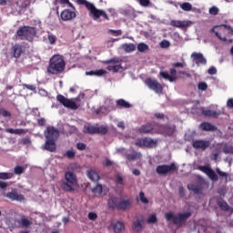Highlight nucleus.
Returning a JSON list of instances; mask_svg holds the SVG:
<instances>
[{"label": "nucleus", "instance_id": "nucleus-1", "mask_svg": "<svg viewBox=\"0 0 233 233\" xmlns=\"http://www.w3.org/2000/svg\"><path fill=\"white\" fill-rule=\"evenodd\" d=\"M66 68V63L64 59L59 56H55L50 59L47 72L52 75H57L62 73Z\"/></svg>", "mask_w": 233, "mask_h": 233}, {"label": "nucleus", "instance_id": "nucleus-2", "mask_svg": "<svg viewBox=\"0 0 233 233\" xmlns=\"http://www.w3.org/2000/svg\"><path fill=\"white\" fill-rule=\"evenodd\" d=\"M191 215V211H187L186 213H178L177 215H175L173 212H167L164 215V218H166V221H172L173 225L181 226L187 222Z\"/></svg>", "mask_w": 233, "mask_h": 233}, {"label": "nucleus", "instance_id": "nucleus-3", "mask_svg": "<svg viewBox=\"0 0 233 233\" xmlns=\"http://www.w3.org/2000/svg\"><path fill=\"white\" fill-rule=\"evenodd\" d=\"M211 32H213L217 37H218V39L224 42L232 43V39H228V37L233 35V27L230 25H224L221 26H217L211 29Z\"/></svg>", "mask_w": 233, "mask_h": 233}, {"label": "nucleus", "instance_id": "nucleus-4", "mask_svg": "<svg viewBox=\"0 0 233 233\" xmlns=\"http://www.w3.org/2000/svg\"><path fill=\"white\" fill-rule=\"evenodd\" d=\"M77 185L76 175L72 171L66 172L65 180L61 183V187L66 192H72L76 189Z\"/></svg>", "mask_w": 233, "mask_h": 233}, {"label": "nucleus", "instance_id": "nucleus-5", "mask_svg": "<svg viewBox=\"0 0 233 233\" xmlns=\"http://www.w3.org/2000/svg\"><path fill=\"white\" fill-rule=\"evenodd\" d=\"M36 34L37 32L35 27L25 25L21 26L16 32V35L20 38V40H27L30 43L34 41Z\"/></svg>", "mask_w": 233, "mask_h": 233}, {"label": "nucleus", "instance_id": "nucleus-6", "mask_svg": "<svg viewBox=\"0 0 233 233\" xmlns=\"http://www.w3.org/2000/svg\"><path fill=\"white\" fill-rule=\"evenodd\" d=\"M131 206L130 199L118 200L116 197H111L108 200V208L111 209L117 208L118 210H127Z\"/></svg>", "mask_w": 233, "mask_h": 233}, {"label": "nucleus", "instance_id": "nucleus-7", "mask_svg": "<svg viewBox=\"0 0 233 233\" xmlns=\"http://www.w3.org/2000/svg\"><path fill=\"white\" fill-rule=\"evenodd\" d=\"M56 100L63 105L65 107L72 109V110H76L79 106L76 105V103L75 102V100H78L77 98L75 99H68L66 97H65L62 95H58L56 96Z\"/></svg>", "mask_w": 233, "mask_h": 233}, {"label": "nucleus", "instance_id": "nucleus-8", "mask_svg": "<svg viewBox=\"0 0 233 233\" xmlns=\"http://www.w3.org/2000/svg\"><path fill=\"white\" fill-rule=\"evenodd\" d=\"M27 44H15V46H12L11 48V53L13 55V57L18 59L21 57L23 54L25 53L26 48H27Z\"/></svg>", "mask_w": 233, "mask_h": 233}, {"label": "nucleus", "instance_id": "nucleus-9", "mask_svg": "<svg viewBox=\"0 0 233 233\" xmlns=\"http://www.w3.org/2000/svg\"><path fill=\"white\" fill-rule=\"evenodd\" d=\"M157 141L150 137L138 138L136 142V146L139 147L153 148L157 146Z\"/></svg>", "mask_w": 233, "mask_h": 233}, {"label": "nucleus", "instance_id": "nucleus-10", "mask_svg": "<svg viewBox=\"0 0 233 233\" xmlns=\"http://www.w3.org/2000/svg\"><path fill=\"white\" fill-rule=\"evenodd\" d=\"M197 169L204 172V174L209 177V179L213 182H218L219 180V177L216 174V172L208 166H198Z\"/></svg>", "mask_w": 233, "mask_h": 233}, {"label": "nucleus", "instance_id": "nucleus-11", "mask_svg": "<svg viewBox=\"0 0 233 233\" xmlns=\"http://www.w3.org/2000/svg\"><path fill=\"white\" fill-rule=\"evenodd\" d=\"M145 83L150 89L155 91V93L157 94L163 93V86L160 83H158L157 80H154L152 78H147Z\"/></svg>", "mask_w": 233, "mask_h": 233}, {"label": "nucleus", "instance_id": "nucleus-12", "mask_svg": "<svg viewBox=\"0 0 233 233\" xmlns=\"http://www.w3.org/2000/svg\"><path fill=\"white\" fill-rule=\"evenodd\" d=\"M44 134L46 139L56 141L59 137V130L54 127L48 126Z\"/></svg>", "mask_w": 233, "mask_h": 233}, {"label": "nucleus", "instance_id": "nucleus-13", "mask_svg": "<svg viewBox=\"0 0 233 233\" xmlns=\"http://www.w3.org/2000/svg\"><path fill=\"white\" fill-rule=\"evenodd\" d=\"M162 78L173 83L177 80V71L175 68L169 69V74L167 72L161 71L159 73Z\"/></svg>", "mask_w": 233, "mask_h": 233}, {"label": "nucleus", "instance_id": "nucleus-14", "mask_svg": "<svg viewBox=\"0 0 233 233\" xmlns=\"http://www.w3.org/2000/svg\"><path fill=\"white\" fill-rule=\"evenodd\" d=\"M177 167L174 163L170 165H160L157 167V173L160 175H167L169 172L176 171Z\"/></svg>", "mask_w": 233, "mask_h": 233}, {"label": "nucleus", "instance_id": "nucleus-15", "mask_svg": "<svg viewBox=\"0 0 233 233\" xmlns=\"http://www.w3.org/2000/svg\"><path fill=\"white\" fill-rule=\"evenodd\" d=\"M210 147L208 140H195L193 141V148L197 150L206 151Z\"/></svg>", "mask_w": 233, "mask_h": 233}, {"label": "nucleus", "instance_id": "nucleus-16", "mask_svg": "<svg viewBox=\"0 0 233 233\" xmlns=\"http://www.w3.org/2000/svg\"><path fill=\"white\" fill-rule=\"evenodd\" d=\"M118 62H119L118 59L112 58V59L105 61L104 64H106V65L114 64V66H108L106 67V69L108 71H113L114 73H117L120 69H122L121 65H116Z\"/></svg>", "mask_w": 233, "mask_h": 233}, {"label": "nucleus", "instance_id": "nucleus-17", "mask_svg": "<svg viewBox=\"0 0 233 233\" xmlns=\"http://www.w3.org/2000/svg\"><path fill=\"white\" fill-rule=\"evenodd\" d=\"M191 59H193V62L197 64V66L207 65V59L201 53L193 52V54H191Z\"/></svg>", "mask_w": 233, "mask_h": 233}, {"label": "nucleus", "instance_id": "nucleus-18", "mask_svg": "<svg viewBox=\"0 0 233 233\" xmlns=\"http://www.w3.org/2000/svg\"><path fill=\"white\" fill-rule=\"evenodd\" d=\"M29 5H30L29 1L23 2L21 5H19V2H16L15 5L17 7L15 8V5H14L13 7H11L12 8V14L15 15H20L21 13H22V10L26 8Z\"/></svg>", "mask_w": 233, "mask_h": 233}, {"label": "nucleus", "instance_id": "nucleus-19", "mask_svg": "<svg viewBox=\"0 0 233 233\" xmlns=\"http://www.w3.org/2000/svg\"><path fill=\"white\" fill-rule=\"evenodd\" d=\"M6 197L8 198H10L13 201H19L22 202L25 200V197L22 194H18L17 191L15 189H13L11 192H8L6 194Z\"/></svg>", "mask_w": 233, "mask_h": 233}, {"label": "nucleus", "instance_id": "nucleus-20", "mask_svg": "<svg viewBox=\"0 0 233 233\" xmlns=\"http://www.w3.org/2000/svg\"><path fill=\"white\" fill-rule=\"evenodd\" d=\"M60 16L63 21H71L76 17V15L75 12H72L70 10H64L61 13Z\"/></svg>", "mask_w": 233, "mask_h": 233}, {"label": "nucleus", "instance_id": "nucleus-21", "mask_svg": "<svg viewBox=\"0 0 233 233\" xmlns=\"http://www.w3.org/2000/svg\"><path fill=\"white\" fill-rule=\"evenodd\" d=\"M91 15L94 20L99 19L100 16H103L106 20H109L108 15L103 10H98L96 7L91 12Z\"/></svg>", "mask_w": 233, "mask_h": 233}, {"label": "nucleus", "instance_id": "nucleus-22", "mask_svg": "<svg viewBox=\"0 0 233 233\" xmlns=\"http://www.w3.org/2000/svg\"><path fill=\"white\" fill-rule=\"evenodd\" d=\"M187 189L193 191V193L199 195L203 193V186L199 183L197 184H189L187 186Z\"/></svg>", "mask_w": 233, "mask_h": 233}, {"label": "nucleus", "instance_id": "nucleus-23", "mask_svg": "<svg viewBox=\"0 0 233 233\" xmlns=\"http://www.w3.org/2000/svg\"><path fill=\"white\" fill-rule=\"evenodd\" d=\"M111 228L115 233H122L125 231V224L120 221L111 223Z\"/></svg>", "mask_w": 233, "mask_h": 233}, {"label": "nucleus", "instance_id": "nucleus-24", "mask_svg": "<svg viewBox=\"0 0 233 233\" xmlns=\"http://www.w3.org/2000/svg\"><path fill=\"white\" fill-rule=\"evenodd\" d=\"M44 148L50 152H56V145L55 140L46 139Z\"/></svg>", "mask_w": 233, "mask_h": 233}, {"label": "nucleus", "instance_id": "nucleus-25", "mask_svg": "<svg viewBox=\"0 0 233 233\" xmlns=\"http://www.w3.org/2000/svg\"><path fill=\"white\" fill-rule=\"evenodd\" d=\"M154 130V125L151 123H147L146 125H143L140 128H139V132L141 134H150L152 133V131Z\"/></svg>", "mask_w": 233, "mask_h": 233}, {"label": "nucleus", "instance_id": "nucleus-26", "mask_svg": "<svg viewBox=\"0 0 233 233\" xmlns=\"http://www.w3.org/2000/svg\"><path fill=\"white\" fill-rule=\"evenodd\" d=\"M17 223L22 227V228H29L33 222L30 220L28 218L25 216H23L19 220H17Z\"/></svg>", "mask_w": 233, "mask_h": 233}, {"label": "nucleus", "instance_id": "nucleus-27", "mask_svg": "<svg viewBox=\"0 0 233 233\" xmlns=\"http://www.w3.org/2000/svg\"><path fill=\"white\" fill-rule=\"evenodd\" d=\"M199 127H200V129H202L204 131H217L218 130V127L216 126H214L208 122H204V123L200 124Z\"/></svg>", "mask_w": 233, "mask_h": 233}, {"label": "nucleus", "instance_id": "nucleus-28", "mask_svg": "<svg viewBox=\"0 0 233 233\" xmlns=\"http://www.w3.org/2000/svg\"><path fill=\"white\" fill-rule=\"evenodd\" d=\"M169 25L173 27L180 28V29H183L188 26V25L186 22L178 21V20H171V22H169Z\"/></svg>", "mask_w": 233, "mask_h": 233}, {"label": "nucleus", "instance_id": "nucleus-29", "mask_svg": "<svg viewBox=\"0 0 233 233\" xmlns=\"http://www.w3.org/2000/svg\"><path fill=\"white\" fill-rule=\"evenodd\" d=\"M144 224V219H139L137 218L134 223H133V229L136 232H141L144 229L143 227Z\"/></svg>", "mask_w": 233, "mask_h": 233}, {"label": "nucleus", "instance_id": "nucleus-30", "mask_svg": "<svg viewBox=\"0 0 233 233\" xmlns=\"http://www.w3.org/2000/svg\"><path fill=\"white\" fill-rule=\"evenodd\" d=\"M202 115H204V116L218 118L221 115V112L212 110H202Z\"/></svg>", "mask_w": 233, "mask_h": 233}, {"label": "nucleus", "instance_id": "nucleus-31", "mask_svg": "<svg viewBox=\"0 0 233 233\" xmlns=\"http://www.w3.org/2000/svg\"><path fill=\"white\" fill-rule=\"evenodd\" d=\"M162 130H164V133L167 136H172L176 131L175 126H169V125H164L162 126Z\"/></svg>", "mask_w": 233, "mask_h": 233}, {"label": "nucleus", "instance_id": "nucleus-32", "mask_svg": "<svg viewBox=\"0 0 233 233\" xmlns=\"http://www.w3.org/2000/svg\"><path fill=\"white\" fill-rule=\"evenodd\" d=\"M77 3L79 5H85L87 8V10L90 11L91 14L94 11V8L96 7L93 4L87 2L86 0H77Z\"/></svg>", "mask_w": 233, "mask_h": 233}, {"label": "nucleus", "instance_id": "nucleus-33", "mask_svg": "<svg viewBox=\"0 0 233 233\" xmlns=\"http://www.w3.org/2000/svg\"><path fill=\"white\" fill-rule=\"evenodd\" d=\"M87 176L94 182H97L100 179L98 173H96L95 170H89L87 172Z\"/></svg>", "mask_w": 233, "mask_h": 233}, {"label": "nucleus", "instance_id": "nucleus-34", "mask_svg": "<svg viewBox=\"0 0 233 233\" xmlns=\"http://www.w3.org/2000/svg\"><path fill=\"white\" fill-rule=\"evenodd\" d=\"M107 74V72L104 69L99 70H93L90 72H86V76H102L104 75Z\"/></svg>", "mask_w": 233, "mask_h": 233}, {"label": "nucleus", "instance_id": "nucleus-35", "mask_svg": "<svg viewBox=\"0 0 233 233\" xmlns=\"http://www.w3.org/2000/svg\"><path fill=\"white\" fill-rule=\"evenodd\" d=\"M141 157H142L141 153H138V152H134L132 154H127L126 156L128 161H135L137 159H139Z\"/></svg>", "mask_w": 233, "mask_h": 233}, {"label": "nucleus", "instance_id": "nucleus-36", "mask_svg": "<svg viewBox=\"0 0 233 233\" xmlns=\"http://www.w3.org/2000/svg\"><path fill=\"white\" fill-rule=\"evenodd\" d=\"M116 106L122 108H130L132 106L124 99H119L116 101Z\"/></svg>", "mask_w": 233, "mask_h": 233}, {"label": "nucleus", "instance_id": "nucleus-37", "mask_svg": "<svg viewBox=\"0 0 233 233\" xmlns=\"http://www.w3.org/2000/svg\"><path fill=\"white\" fill-rule=\"evenodd\" d=\"M122 47L127 53H132L136 50L134 44H124Z\"/></svg>", "mask_w": 233, "mask_h": 233}, {"label": "nucleus", "instance_id": "nucleus-38", "mask_svg": "<svg viewBox=\"0 0 233 233\" xmlns=\"http://www.w3.org/2000/svg\"><path fill=\"white\" fill-rule=\"evenodd\" d=\"M5 131L7 133L15 134V135H22V134H25L26 133V131L25 129L7 128Z\"/></svg>", "mask_w": 233, "mask_h": 233}, {"label": "nucleus", "instance_id": "nucleus-39", "mask_svg": "<svg viewBox=\"0 0 233 233\" xmlns=\"http://www.w3.org/2000/svg\"><path fill=\"white\" fill-rule=\"evenodd\" d=\"M97 127L88 126L85 127L84 131L87 134H96Z\"/></svg>", "mask_w": 233, "mask_h": 233}, {"label": "nucleus", "instance_id": "nucleus-40", "mask_svg": "<svg viewBox=\"0 0 233 233\" xmlns=\"http://www.w3.org/2000/svg\"><path fill=\"white\" fill-rule=\"evenodd\" d=\"M217 174H218L220 179H225V181H228V174L227 172H223L219 167H217Z\"/></svg>", "mask_w": 233, "mask_h": 233}, {"label": "nucleus", "instance_id": "nucleus-41", "mask_svg": "<svg viewBox=\"0 0 233 233\" xmlns=\"http://www.w3.org/2000/svg\"><path fill=\"white\" fill-rule=\"evenodd\" d=\"M137 50L140 52V53H144V52H147L149 50V46L144 43H140L138 44L137 46Z\"/></svg>", "mask_w": 233, "mask_h": 233}, {"label": "nucleus", "instance_id": "nucleus-42", "mask_svg": "<svg viewBox=\"0 0 233 233\" xmlns=\"http://www.w3.org/2000/svg\"><path fill=\"white\" fill-rule=\"evenodd\" d=\"M116 183L117 186H120L121 188L124 187V178L119 174L116 175Z\"/></svg>", "mask_w": 233, "mask_h": 233}, {"label": "nucleus", "instance_id": "nucleus-43", "mask_svg": "<svg viewBox=\"0 0 233 233\" xmlns=\"http://www.w3.org/2000/svg\"><path fill=\"white\" fill-rule=\"evenodd\" d=\"M13 177H14L13 173H6V172L0 173V179H3V180L10 179Z\"/></svg>", "mask_w": 233, "mask_h": 233}, {"label": "nucleus", "instance_id": "nucleus-44", "mask_svg": "<svg viewBox=\"0 0 233 233\" xmlns=\"http://www.w3.org/2000/svg\"><path fill=\"white\" fill-rule=\"evenodd\" d=\"M218 207L224 211H228L230 208L229 205L225 201H218Z\"/></svg>", "mask_w": 233, "mask_h": 233}, {"label": "nucleus", "instance_id": "nucleus-45", "mask_svg": "<svg viewBox=\"0 0 233 233\" xmlns=\"http://www.w3.org/2000/svg\"><path fill=\"white\" fill-rule=\"evenodd\" d=\"M25 168L24 167H21V166H16L15 168H14V172L15 175H21V174H24L25 173Z\"/></svg>", "mask_w": 233, "mask_h": 233}, {"label": "nucleus", "instance_id": "nucleus-46", "mask_svg": "<svg viewBox=\"0 0 233 233\" xmlns=\"http://www.w3.org/2000/svg\"><path fill=\"white\" fill-rule=\"evenodd\" d=\"M180 8H182V10H184L186 12H189L192 10V5L189 3H184V4L180 5Z\"/></svg>", "mask_w": 233, "mask_h": 233}, {"label": "nucleus", "instance_id": "nucleus-47", "mask_svg": "<svg viewBox=\"0 0 233 233\" xmlns=\"http://www.w3.org/2000/svg\"><path fill=\"white\" fill-rule=\"evenodd\" d=\"M48 41L50 43V45H55L56 43L57 37L56 35H54L51 33H48Z\"/></svg>", "mask_w": 233, "mask_h": 233}, {"label": "nucleus", "instance_id": "nucleus-48", "mask_svg": "<svg viewBox=\"0 0 233 233\" xmlns=\"http://www.w3.org/2000/svg\"><path fill=\"white\" fill-rule=\"evenodd\" d=\"M108 129L106 127H96V134H106Z\"/></svg>", "mask_w": 233, "mask_h": 233}, {"label": "nucleus", "instance_id": "nucleus-49", "mask_svg": "<svg viewBox=\"0 0 233 233\" xmlns=\"http://www.w3.org/2000/svg\"><path fill=\"white\" fill-rule=\"evenodd\" d=\"M0 5H9V6H14L13 1L12 0H0Z\"/></svg>", "mask_w": 233, "mask_h": 233}, {"label": "nucleus", "instance_id": "nucleus-50", "mask_svg": "<svg viewBox=\"0 0 233 233\" xmlns=\"http://www.w3.org/2000/svg\"><path fill=\"white\" fill-rule=\"evenodd\" d=\"M65 156L69 159H74L76 157V153L73 150H67Z\"/></svg>", "mask_w": 233, "mask_h": 233}, {"label": "nucleus", "instance_id": "nucleus-51", "mask_svg": "<svg viewBox=\"0 0 233 233\" xmlns=\"http://www.w3.org/2000/svg\"><path fill=\"white\" fill-rule=\"evenodd\" d=\"M219 13V9L216 6H213L211 8H209V15H218Z\"/></svg>", "mask_w": 233, "mask_h": 233}, {"label": "nucleus", "instance_id": "nucleus-52", "mask_svg": "<svg viewBox=\"0 0 233 233\" xmlns=\"http://www.w3.org/2000/svg\"><path fill=\"white\" fill-rule=\"evenodd\" d=\"M157 221L156 215H150L147 218V223L154 224Z\"/></svg>", "mask_w": 233, "mask_h": 233}, {"label": "nucleus", "instance_id": "nucleus-53", "mask_svg": "<svg viewBox=\"0 0 233 233\" xmlns=\"http://www.w3.org/2000/svg\"><path fill=\"white\" fill-rule=\"evenodd\" d=\"M139 4L144 7H148L152 5L150 0H139Z\"/></svg>", "mask_w": 233, "mask_h": 233}, {"label": "nucleus", "instance_id": "nucleus-54", "mask_svg": "<svg viewBox=\"0 0 233 233\" xmlns=\"http://www.w3.org/2000/svg\"><path fill=\"white\" fill-rule=\"evenodd\" d=\"M103 191V187L100 184H97L96 187L93 188L94 193L101 194Z\"/></svg>", "mask_w": 233, "mask_h": 233}, {"label": "nucleus", "instance_id": "nucleus-55", "mask_svg": "<svg viewBox=\"0 0 233 233\" xmlns=\"http://www.w3.org/2000/svg\"><path fill=\"white\" fill-rule=\"evenodd\" d=\"M0 111L4 117H11L12 116V114L4 108L0 109Z\"/></svg>", "mask_w": 233, "mask_h": 233}, {"label": "nucleus", "instance_id": "nucleus-56", "mask_svg": "<svg viewBox=\"0 0 233 233\" xmlns=\"http://www.w3.org/2000/svg\"><path fill=\"white\" fill-rule=\"evenodd\" d=\"M139 196H140V199L143 203H145V204L148 203V199L145 197L144 192H140Z\"/></svg>", "mask_w": 233, "mask_h": 233}, {"label": "nucleus", "instance_id": "nucleus-57", "mask_svg": "<svg viewBox=\"0 0 233 233\" xmlns=\"http://www.w3.org/2000/svg\"><path fill=\"white\" fill-rule=\"evenodd\" d=\"M169 46H170V43L167 40L160 42V47L162 48H167L169 47Z\"/></svg>", "mask_w": 233, "mask_h": 233}, {"label": "nucleus", "instance_id": "nucleus-58", "mask_svg": "<svg viewBox=\"0 0 233 233\" xmlns=\"http://www.w3.org/2000/svg\"><path fill=\"white\" fill-rule=\"evenodd\" d=\"M207 88H208L207 83H204V82L198 83V89L205 91L207 90Z\"/></svg>", "mask_w": 233, "mask_h": 233}, {"label": "nucleus", "instance_id": "nucleus-59", "mask_svg": "<svg viewBox=\"0 0 233 233\" xmlns=\"http://www.w3.org/2000/svg\"><path fill=\"white\" fill-rule=\"evenodd\" d=\"M88 218H89L90 220H96V219L97 218V214L95 213V212H90V213L88 214Z\"/></svg>", "mask_w": 233, "mask_h": 233}, {"label": "nucleus", "instance_id": "nucleus-60", "mask_svg": "<svg viewBox=\"0 0 233 233\" xmlns=\"http://www.w3.org/2000/svg\"><path fill=\"white\" fill-rule=\"evenodd\" d=\"M171 66H173V67H175V68H178V67L184 68L186 65L183 63L177 62V63H173V65H171Z\"/></svg>", "mask_w": 233, "mask_h": 233}, {"label": "nucleus", "instance_id": "nucleus-61", "mask_svg": "<svg viewBox=\"0 0 233 233\" xmlns=\"http://www.w3.org/2000/svg\"><path fill=\"white\" fill-rule=\"evenodd\" d=\"M76 147H77V149H79V150H85V149L86 148V145L84 144V143H78V144L76 145Z\"/></svg>", "mask_w": 233, "mask_h": 233}, {"label": "nucleus", "instance_id": "nucleus-62", "mask_svg": "<svg viewBox=\"0 0 233 233\" xmlns=\"http://www.w3.org/2000/svg\"><path fill=\"white\" fill-rule=\"evenodd\" d=\"M23 86H24V87H25V88H27V89H29L31 91H35L36 89V87L35 86H33V85L24 84Z\"/></svg>", "mask_w": 233, "mask_h": 233}, {"label": "nucleus", "instance_id": "nucleus-63", "mask_svg": "<svg viewBox=\"0 0 233 233\" xmlns=\"http://www.w3.org/2000/svg\"><path fill=\"white\" fill-rule=\"evenodd\" d=\"M227 107L233 108V98H229L227 101Z\"/></svg>", "mask_w": 233, "mask_h": 233}, {"label": "nucleus", "instance_id": "nucleus-64", "mask_svg": "<svg viewBox=\"0 0 233 233\" xmlns=\"http://www.w3.org/2000/svg\"><path fill=\"white\" fill-rule=\"evenodd\" d=\"M37 123L40 127H44L46 124V120L45 118H41V119H38Z\"/></svg>", "mask_w": 233, "mask_h": 233}]
</instances>
